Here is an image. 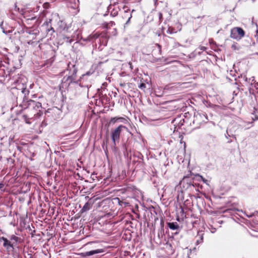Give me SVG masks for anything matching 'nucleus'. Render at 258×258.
<instances>
[{
    "instance_id": "nucleus-18",
    "label": "nucleus",
    "mask_w": 258,
    "mask_h": 258,
    "mask_svg": "<svg viewBox=\"0 0 258 258\" xmlns=\"http://www.w3.org/2000/svg\"><path fill=\"white\" fill-rule=\"evenodd\" d=\"M131 18V17L129 18V19H128V21H127V22H128L130 21Z\"/></svg>"
},
{
    "instance_id": "nucleus-14",
    "label": "nucleus",
    "mask_w": 258,
    "mask_h": 258,
    "mask_svg": "<svg viewBox=\"0 0 258 258\" xmlns=\"http://www.w3.org/2000/svg\"><path fill=\"white\" fill-rule=\"evenodd\" d=\"M200 177L204 183H206L207 184H208V181L207 179H205L202 176H200Z\"/></svg>"
},
{
    "instance_id": "nucleus-16",
    "label": "nucleus",
    "mask_w": 258,
    "mask_h": 258,
    "mask_svg": "<svg viewBox=\"0 0 258 258\" xmlns=\"http://www.w3.org/2000/svg\"><path fill=\"white\" fill-rule=\"evenodd\" d=\"M129 64L130 65V68H131V69H133L132 63L129 62Z\"/></svg>"
},
{
    "instance_id": "nucleus-3",
    "label": "nucleus",
    "mask_w": 258,
    "mask_h": 258,
    "mask_svg": "<svg viewBox=\"0 0 258 258\" xmlns=\"http://www.w3.org/2000/svg\"><path fill=\"white\" fill-rule=\"evenodd\" d=\"M122 128L126 129L127 128L124 125H120L112 131L111 133V139L114 144L116 141L119 140L120 134Z\"/></svg>"
},
{
    "instance_id": "nucleus-10",
    "label": "nucleus",
    "mask_w": 258,
    "mask_h": 258,
    "mask_svg": "<svg viewBox=\"0 0 258 258\" xmlns=\"http://www.w3.org/2000/svg\"><path fill=\"white\" fill-rule=\"evenodd\" d=\"M203 242V236L202 235H199V239L197 240V244H199Z\"/></svg>"
},
{
    "instance_id": "nucleus-9",
    "label": "nucleus",
    "mask_w": 258,
    "mask_h": 258,
    "mask_svg": "<svg viewBox=\"0 0 258 258\" xmlns=\"http://www.w3.org/2000/svg\"><path fill=\"white\" fill-rule=\"evenodd\" d=\"M31 102L33 104V105H34L37 108H39L41 107V103L39 102H35L34 101H31Z\"/></svg>"
},
{
    "instance_id": "nucleus-7",
    "label": "nucleus",
    "mask_w": 258,
    "mask_h": 258,
    "mask_svg": "<svg viewBox=\"0 0 258 258\" xmlns=\"http://www.w3.org/2000/svg\"><path fill=\"white\" fill-rule=\"evenodd\" d=\"M168 227L172 230H176L179 228L178 224L176 222H171L168 223Z\"/></svg>"
},
{
    "instance_id": "nucleus-12",
    "label": "nucleus",
    "mask_w": 258,
    "mask_h": 258,
    "mask_svg": "<svg viewBox=\"0 0 258 258\" xmlns=\"http://www.w3.org/2000/svg\"><path fill=\"white\" fill-rule=\"evenodd\" d=\"M118 121H121L122 122H126L127 121L126 119H125L124 118L122 117H118Z\"/></svg>"
},
{
    "instance_id": "nucleus-19",
    "label": "nucleus",
    "mask_w": 258,
    "mask_h": 258,
    "mask_svg": "<svg viewBox=\"0 0 258 258\" xmlns=\"http://www.w3.org/2000/svg\"><path fill=\"white\" fill-rule=\"evenodd\" d=\"M51 30H53L54 31L53 29L52 28H51Z\"/></svg>"
},
{
    "instance_id": "nucleus-17",
    "label": "nucleus",
    "mask_w": 258,
    "mask_h": 258,
    "mask_svg": "<svg viewBox=\"0 0 258 258\" xmlns=\"http://www.w3.org/2000/svg\"><path fill=\"white\" fill-rule=\"evenodd\" d=\"M205 49H206V48H205V47H201V50H205Z\"/></svg>"
},
{
    "instance_id": "nucleus-6",
    "label": "nucleus",
    "mask_w": 258,
    "mask_h": 258,
    "mask_svg": "<svg viewBox=\"0 0 258 258\" xmlns=\"http://www.w3.org/2000/svg\"><path fill=\"white\" fill-rule=\"evenodd\" d=\"M10 240L12 242H15V246L16 245L17 243L20 242V238L16 236L15 235H12L10 237Z\"/></svg>"
},
{
    "instance_id": "nucleus-5",
    "label": "nucleus",
    "mask_w": 258,
    "mask_h": 258,
    "mask_svg": "<svg viewBox=\"0 0 258 258\" xmlns=\"http://www.w3.org/2000/svg\"><path fill=\"white\" fill-rule=\"evenodd\" d=\"M103 252H104V250L103 249H98L91 250L90 251L82 252L81 253V255L83 257H87V256L92 255L95 254L102 253Z\"/></svg>"
},
{
    "instance_id": "nucleus-1",
    "label": "nucleus",
    "mask_w": 258,
    "mask_h": 258,
    "mask_svg": "<svg viewBox=\"0 0 258 258\" xmlns=\"http://www.w3.org/2000/svg\"><path fill=\"white\" fill-rule=\"evenodd\" d=\"M76 72H75L73 75L63 77L62 82L59 85V89L60 90L67 89L71 83L76 82Z\"/></svg>"
},
{
    "instance_id": "nucleus-8",
    "label": "nucleus",
    "mask_w": 258,
    "mask_h": 258,
    "mask_svg": "<svg viewBox=\"0 0 258 258\" xmlns=\"http://www.w3.org/2000/svg\"><path fill=\"white\" fill-rule=\"evenodd\" d=\"M91 207V205L90 203L88 202H87L85 203L84 206L83 207L82 209H81L82 212H85L87 211H88Z\"/></svg>"
},
{
    "instance_id": "nucleus-11",
    "label": "nucleus",
    "mask_w": 258,
    "mask_h": 258,
    "mask_svg": "<svg viewBox=\"0 0 258 258\" xmlns=\"http://www.w3.org/2000/svg\"><path fill=\"white\" fill-rule=\"evenodd\" d=\"M118 117H113L110 120V122H112L113 123H115L118 121Z\"/></svg>"
},
{
    "instance_id": "nucleus-2",
    "label": "nucleus",
    "mask_w": 258,
    "mask_h": 258,
    "mask_svg": "<svg viewBox=\"0 0 258 258\" xmlns=\"http://www.w3.org/2000/svg\"><path fill=\"white\" fill-rule=\"evenodd\" d=\"M244 31L242 28L235 27L231 29L230 37L232 38L239 40L244 36Z\"/></svg>"
},
{
    "instance_id": "nucleus-13",
    "label": "nucleus",
    "mask_w": 258,
    "mask_h": 258,
    "mask_svg": "<svg viewBox=\"0 0 258 258\" xmlns=\"http://www.w3.org/2000/svg\"><path fill=\"white\" fill-rule=\"evenodd\" d=\"M139 88L141 89H144L146 88V85L144 83H141L140 85L139 86Z\"/></svg>"
},
{
    "instance_id": "nucleus-15",
    "label": "nucleus",
    "mask_w": 258,
    "mask_h": 258,
    "mask_svg": "<svg viewBox=\"0 0 258 258\" xmlns=\"http://www.w3.org/2000/svg\"><path fill=\"white\" fill-rule=\"evenodd\" d=\"M4 187V184L2 183H0V189Z\"/></svg>"
},
{
    "instance_id": "nucleus-4",
    "label": "nucleus",
    "mask_w": 258,
    "mask_h": 258,
    "mask_svg": "<svg viewBox=\"0 0 258 258\" xmlns=\"http://www.w3.org/2000/svg\"><path fill=\"white\" fill-rule=\"evenodd\" d=\"M1 239L4 241L3 246L6 248L7 250H9L10 248H12V249H14L15 242H12L4 237H2Z\"/></svg>"
}]
</instances>
